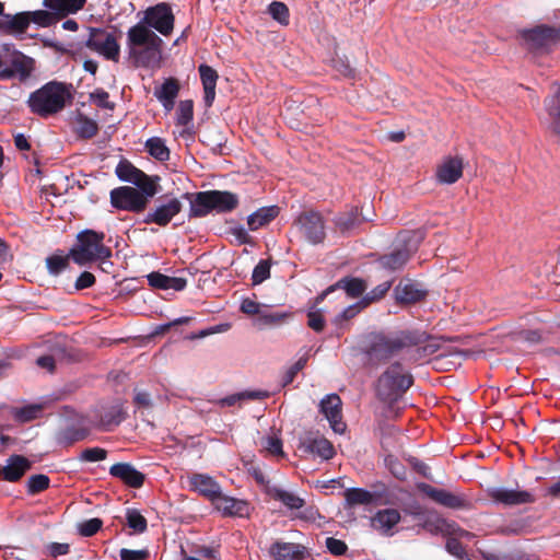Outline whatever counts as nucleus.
<instances>
[{"label": "nucleus", "instance_id": "f257e3e1", "mask_svg": "<svg viewBox=\"0 0 560 560\" xmlns=\"http://www.w3.org/2000/svg\"><path fill=\"white\" fill-rule=\"evenodd\" d=\"M175 16L171 5L160 2L147 8L140 22L127 31L126 49L128 58L136 67L155 68L162 59L163 36L173 33Z\"/></svg>", "mask_w": 560, "mask_h": 560}, {"label": "nucleus", "instance_id": "f03ea898", "mask_svg": "<svg viewBox=\"0 0 560 560\" xmlns=\"http://www.w3.org/2000/svg\"><path fill=\"white\" fill-rule=\"evenodd\" d=\"M423 335L410 330L372 332L365 339L364 351L370 361L382 362L422 341Z\"/></svg>", "mask_w": 560, "mask_h": 560}, {"label": "nucleus", "instance_id": "7ed1b4c3", "mask_svg": "<svg viewBox=\"0 0 560 560\" xmlns=\"http://www.w3.org/2000/svg\"><path fill=\"white\" fill-rule=\"evenodd\" d=\"M70 86L57 81L46 83L31 93L27 100L31 112L44 118L61 112L72 98Z\"/></svg>", "mask_w": 560, "mask_h": 560}, {"label": "nucleus", "instance_id": "20e7f679", "mask_svg": "<svg viewBox=\"0 0 560 560\" xmlns=\"http://www.w3.org/2000/svg\"><path fill=\"white\" fill-rule=\"evenodd\" d=\"M104 232L84 230L77 236V244L70 249L69 256L79 266L94 261H104L112 257V249L104 244Z\"/></svg>", "mask_w": 560, "mask_h": 560}, {"label": "nucleus", "instance_id": "39448f33", "mask_svg": "<svg viewBox=\"0 0 560 560\" xmlns=\"http://www.w3.org/2000/svg\"><path fill=\"white\" fill-rule=\"evenodd\" d=\"M237 206L238 197L231 191H201L190 203L189 217L202 218L213 210L220 213L231 212Z\"/></svg>", "mask_w": 560, "mask_h": 560}, {"label": "nucleus", "instance_id": "423d86ee", "mask_svg": "<svg viewBox=\"0 0 560 560\" xmlns=\"http://www.w3.org/2000/svg\"><path fill=\"white\" fill-rule=\"evenodd\" d=\"M412 383V375L405 372L401 364L394 363L380 376L376 392L382 400L393 402L400 398Z\"/></svg>", "mask_w": 560, "mask_h": 560}, {"label": "nucleus", "instance_id": "0eeeda50", "mask_svg": "<svg viewBox=\"0 0 560 560\" xmlns=\"http://www.w3.org/2000/svg\"><path fill=\"white\" fill-rule=\"evenodd\" d=\"M120 32L105 27H90L84 45L105 60L119 62Z\"/></svg>", "mask_w": 560, "mask_h": 560}, {"label": "nucleus", "instance_id": "6e6552de", "mask_svg": "<svg viewBox=\"0 0 560 560\" xmlns=\"http://www.w3.org/2000/svg\"><path fill=\"white\" fill-rule=\"evenodd\" d=\"M293 226L298 235L311 245L322 244L326 238L325 219L320 212L305 210L294 220Z\"/></svg>", "mask_w": 560, "mask_h": 560}, {"label": "nucleus", "instance_id": "1a4fd4ad", "mask_svg": "<svg viewBox=\"0 0 560 560\" xmlns=\"http://www.w3.org/2000/svg\"><path fill=\"white\" fill-rule=\"evenodd\" d=\"M151 197L141 189L131 186H121L110 191V203L118 210L139 213L142 212Z\"/></svg>", "mask_w": 560, "mask_h": 560}, {"label": "nucleus", "instance_id": "9d476101", "mask_svg": "<svg viewBox=\"0 0 560 560\" xmlns=\"http://www.w3.org/2000/svg\"><path fill=\"white\" fill-rule=\"evenodd\" d=\"M115 173L120 180L133 184L149 197L155 196L159 191V177L148 176L128 161H120L116 166Z\"/></svg>", "mask_w": 560, "mask_h": 560}, {"label": "nucleus", "instance_id": "9b49d317", "mask_svg": "<svg viewBox=\"0 0 560 560\" xmlns=\"http://www.w3.org/2000/svg\"><path fill=\"white\" fill-rule=\"evenodd\" d=\"M521 36L528 48L533 50L549 51L560 43V35L557 27L545 24L530 30H524Z\"/></svg>", "mask_w": 560, "mask_h": 560}, {"label": "nucleus", "instance_id": "f8f14e48", "mask_svg": "<svg viewBox=\"0 0 560 560\" xmlns=\"http://www.w3.org/2000/svg\"><path fill=\"white\" fill-rule=\"evenodd\" d=\"M183 202L177 197H164L159 199L154 209L149 211L144 218L143 223L156 224L159 226H166L178 213L183 210Z\"/></svg>", "mask_w": 560, "mask_h": 560}, {"label": "nucleus", "instance_id": "ddd939ff", "mask_svg": "<svg viewBox=\"0 0 560 560\" xmlns=\"http://www.w3.org/2000/svg\"><path fill=\"white\" fill-rule=\"evenodd\" d=\"M341 399L336 394L327 395L319 404L320 412L328 420L330 428L336 433H343L346 430V423L342 421L341 416Z\"/></svg>", "mask_w": 560, "mask_h": 560}, {"label": "nucleus", "instance_id": "4468645a", "mask_svg": "<svg viewBox=\"0 0 560 560\" xmlns=\"http://www.w3.org/2000/svg\"><path fill=\"white\" fill-rule=\"evenodd\" d=\"M489 497L493 502L504 505H518L534 502V495L530 492L506 488H492L489 490Z\"/></svg>", "mask_w": 560, "mask_h": 560}, {"label": "nucleus", "instance_id": "2eb2a0df", "mask_svg": "<svg viewBox=\"0 0 560 560\" xmlns=\"http://www.w3.org/2000/svg\"><path fill=\"white\" fill-rule=\"evenodd\" d=\"M427 495L434 502L450 508V509H470V501L464 495L450 492L444 489L433 488L431 486L425 487Z\"/></svg>", "mask_w": 560, "mask_h": 560}, {"label": "nucleus", "instance_id": "dca6fc26", "mask_svg": "<svg viewBox=\"0 0 560 560\" xmlns=\"http://www.w3.org/2000/svg\"><path fill=\"white\" fill-rule=\"evenodd\" d=\"M301 447L322 459L328 460L334 457L335 448L332 444L324 436L315 433H308L301 441Z\"/></svg>", "mask_w": 560, "mask_h": 560}, {"label": "nucleus", "instance_id": "f3484780", "mask_svg": "<svg viewBox=\"0 0 560 560\" xmlns=\"http://www.w3.org/2000/svg\"><path fill=\"white\" fill-rule=\"evenodd\" d=\"M401 515L397 509H384L371 518V526L385 536H393L395 526L400 522Z\"/></svg>", "mask_w": 560, "mask_h": 560}, {"label": "nucleus", "instance_id": "a211bd4d", "mask_svg": "<svg viewBox=\"0 0 560 560\" xmlns=\"http://www.w3.org/2000/svg\"><path fill=\"white\" fill-rule=\"evenodd\" d=\"M269 553L275 560H302L307 549L301 544L277 540L270 546Z\"/></svg>", "mask_w": 560, "mask_h": 560}, {"label": "nucleus", "instance_id": "6ab92c4d", "mask_svg": "<svg viewBox=\"0 0 560 560\" xmlns=\"http://www.w3.org/2000/svg\"><path fill=\"white\" fill-rule=\"evenodd\" d=\"M110 476L119 479L125 485L131 488H140L144 483L145 476L137 470L135 466L129 463H117L109 468Z\"/></svg>", "mask_w": 560, "mask_h": 560}, {"label": "nucleus", "instance_id": "aec40b11", "mask_svg": "<svg viewBox=\"0 0 560 560\" xmlns=\"http://www.w3.org/2000/svg\"><path fill=\"white\" fill-rule=\"evenodd\" d=\"M188 482L191 490L211 501H214L221 491L220 485L211 476L206 474H192L189 476Z\"/></svg>", "mask_w": 560, "mask_h": 560}, {"label": "nucleus", "instance_id": "412c9836", "mask_svg": "<svg viewBox=\"0 0 560 560\" xmlns=\"http://www.w3.org/2000/svg\"><path fill=\"white\" fill-rule=\"evenodd\" d=\"M463 175V161L460 158H446L436 168V180L440 184H454Z\"/></svg>", "mask_w": 560, "mask_h": 560}, {"label": "nucleus", "instance_id": "4be33fe9", "mask_svg": "<svg viewBox=\"0 0 560 560\" xmlns=\"http://www.w3.org/2000/svg\"><path fill=\"white\" fill-rule=\"evenodd\" d=\"M100 422L98 425L105 430L109 431L114 427H117L126 418V412L124 410V406L121 402L116 401L110 405L101 406L98 410Z\"/></svg>", "mask_w": 560, "mask_h": 560}, {"label": "nucleus", "instance_id": "5701e85b", "mask_svg": "<svg viewBox=\"0 0 560 560\" xmlns=\"http://www.w3.org/2000/svg\"><path fill=\"white\" fill-rule=\"evenodd\" d=\"M336 289H343L346 295L348 298H358L360 296L366 289V285L363 280L358 278H343L339 280L336 284L329 287L322 294L316 298V304H319L324 301L325 296L330 292H334Z\"/></svg>", "mask_w": 560, "mask_h": 560}, {"label": "nucleus", "instance_id": "b1692460", "mask_svg": "<svg viewBox=\"0 0 560 560\" xmlns=\"http://www.w3.org/2000/svg\"><path fill=\"white\" fill-rule=\"evenodd\" d=\"M86 0H43L46 9L52 10L58 16V21L70 14H75L85 5Z\"/></svg>", "mask_w": 560, "mask_h": 560}, {"label": "nucleus", "instance_id": "393cba45", "mask_svg": "<svg viewBox=\"0 0 560 560\" xmlns=\"http://www.w3.org/2000/svg\"><path fill=\"white\" fill-rule=\"evenodd\" d=\"M198 71L203 86L205 104L207 107H210L215 98V86L219 75L217 71L208 65H200Z\"/></svg>", "mask_w": 560, "mask_h": 560}, {"label": "nucleus", "instance_id": "a878e982", "mask_svg": "<svg viewBox=\"0 0 560 560\" xmlns=\"http://www.w3.org/2000/svg\"><path fill=\"white\" fill-rule=\"evenodd\" d=\"M7 61L12 78L18 77L21 81L26 80L34 70V60L19 51L13 52Z\"/></svg>", "mask_w": 560, "mask_h": 560}, {"label": "nucleus", "instance_id": "bb28decb", "mask_svg": "<svg viewBox=\"0 0 560 560\" xmlns=\"http://www.w3.org/2000/svg\"><path fill=\"white\" fill-rule=\"evenodd\" d=\"M179 92V84L176 79H166L160 88L154 90V96L159 100L166 112L174 107L175 98Z\"/></svg>", "mask_w": 560, "mask_h": 560}, {"label": "nucleus", "instance_id": "cd10ccee", "mask_svg": "<svg viewBox=\"0 0 560 560\" xmlns=\"http://www.w3.org/2000/svg\"><path fill=\"white\" fill-rule=\"evenodd\" d=\"M31 468V463L22 455H12L3 466L4 480L15 482Z\"/></svg>", "mask_w": 560, "mask_h": 560}, {"label": "nucleus", "instance_id": "c85d7f7f", "mask_svg": "<svg viewBox=\"0 0 560 560\" xmlns=\"http://www.w3.org/2000/svg\"><path fill=\"white\" fill-rule=\"evenodd\" d=\"M416 250V248H408L407 246H402L396 248L388 255H384L380 258V265L387 270L395 271L402 268L406 262L409 260L411 254Z\"/></svg>", "mask_w": 560, "mask_h": 560}, {"label": "nucleus", "instance_id": "c756f323", "mask_svg": "<svg viewBox=\"0 0 560 560\" xmlns=\"http://www.w3.org/2000/svg\"><path fill=\"white\" fill-rule=\"evenodd\" d=\"M213 502L217 509L224 515L243 516L247 513V504L245 501L223 495L221 492Z\"/></svg>", "mask_w": 560, "mask_h": 560}, {"label": "nucleus", "instance_id": "7c9ffc66", "mask_svg": "<svg viewBox=\"0 0 560 560\" xmlns=\"http://www.w3.org/2000/svg\"><path fill=\"white\" fill-rule=\"evenodd\" d=\"M266 493L273 500L280 501L290 510H299L305 504L304 500L295 493L276 486H267Z\"/></svg>", "mask_w": 560, "mask_h": 560}, {"label": "nucleus", "instance_id": "2f4dec72", "mask_svg": "<svg viewBox=\"0 0 560 560\" xmlns=\"http://www.w3.org/2000/svg\"><path fill=\"white\" fill-rule=\"evenodd\" d=\"M278 213L279 208L276 206L259 208L257 211H255L247 218V224L249 230L256 231L267 225L278 215Z\"/></svg>", "mask_w": 560, "mask_h": 560}, {"label": "nucleus", "instance_id": "473e14b6", "mask_svg": "<svg viewBox=\"0 0 560 560\" xmlns=\"http://www.w3.org/2000/svg\"><path fill=\"white\" fill-rule=\"evenodd\" d=\"M545 108L551 119L552 132L560 137V88H556L553 94L545 100Z\"/></svg>", "mask_w": 560, "mask_h": 560}, {"label": "nucleus", "instance_id": "72a5a7b5", "mask_svg": "<svg viewBox=\"0 0 560 560\" xmlns=\"http://www.w3.org/2000/svg\"><path fill=\"white\" fill-rule=\"evenodd\" d=\"M291 312H271L261 310L259 316L255 319L254 324L259 329L277 326L283 324L288 318L291 317Z\"/></svg>", "mask_w": 560, "mask_h": 560}, {"label": "nucleus", "instance_id": "f704fd0d", "mask_svg": "<svg viewBox=\"0 0 560 560\" xmlns=\"http://www.w3.org/2000/svg\"><path fill=\"white\" fill-rule=\"evenodd\" d=\"M395 291L397 300L402 303H415L425 296V291L419 289L417 284L411 282L399 283Z\"/></svg>", "mask_w": 560, "mask_h": 560}, {"label": "nucleus", "instance_id": "c9c22d12", "mask_svg": "<svg viewBox=\"0 0 560 560\" xmlns=\"http://www.w3.org/2000/svg\"><path fill=\"white\" fill-rule=\"evenodd\" d=\"M147 152L160 162L167 161L170 159V150L165 144V141L159 137H152L145 141Z\"/></svg>", "mask_w": 560, "mask_h": 560}, {"label": "nucleus", "instance_id": "e433bc0d", "mask_svg": "<svg viewBox=\"0 0 560 560\" xmlns=\"http://www.w3.org/2000/svg\"><path fill=\"white\" fill-rule=\"evenodd\" d=\"M43 411V406L39 404H30L21 408H12V416L19 422H28L37 419Z\"/></svg>", "mask_w": 560, "mask_h": 560}, {"label": "nucleus", "instance_id": "4c0bfd02", "mask_svg": "<svg viewBox=\"0 0 560 560\" xmlns=\"http://www.w3.org/2000/svg\"><path fill=\"white\" fill-rule=\"evenodd\" d=\"M345 498L349 505H368L374 500L373 493L361 488L347 489L345 492Z\"/></svg>", "mask_w": 560, "mask_h": 560}, {"label": "nucleus", "instance_id": "58836bf2", "mask_svg": "<svg viewBox=\"0 0 560 560\" xmlns=\"http://www.w3.org/2000/svg\"><path fill=\"white\" fill-rule=\"evenodd\" d=\"M334 222L335 225L343 233L352 230L358 224V209L352 208L347 212L338 214Z\"/></svg>", "mask_w": 560, "mask_h": 560}, {"label": "nucleus", "instance_id": "ea45409f", "mask_svg": "<svg viewBox=\"0 0 560 560\" xmlns=\"http://www.w3.org/2000/svg\"><path fill=\"white\" fill-rule=\"evenodd\" d=\"M268 13L280 25L287 26L290 23V12L285 3L280 1H272L268 5Z\"/></svg>", "mask_w": 560, "mask_h": 560}, {"label": "nucleus", "instance_id": "a19ab883", "mask_svg": "<svg viewBox=\"0 0 560 560\" xmlns=\"http://www.w3.org/2000/svg\"><path fill=\"white\" fill-rule=\"evenodd\" d=\"M31 22L37 24L40 27H49L56 24L58 21V16L52 10H36L33 12H28Z\"/></svg>", "mask_w": 560, "mask_h": 560}, {"label": "nucleus", "instance_id": "79ce46f5", "mask_svg": "<svg viewBox=\"0 0 560 560\" xmlns=\"http://www.w3.org/2000/svg\"><path fill=\"white\" fill-rule=\"evenodd\" d=\"M97 124L88 117L79 116L75 122V131L83 138H92L97 133Z\"/></svg>", "mask_w": 560, "mask_h": 560}, {"label": "nucleus", "instance_id": "37998d69", "mask_svg": "<svg viewBox=\"0 0 560 560\" xmlns=\"http://www.w3.org/2000/svg\"><path fill=\"white\" fill-rule=\"evenodd\" d=\"M127 524L135 533L141 534L147 529L145 517L136 509H128L126 512Z\"/></svg>", "mask_w": 560, "mask_h": 560}, {"label": "nucleus", "instance_id": "c03bdc74", "mask_svg": "<svg viewBox=\"0 0 560 560\" xmlns=\"http://www.w3.org/2000/svg\"><path fill=\"white\" fill-rule=\"evenodd\" d=\"M192 117H194L192 101H190V100L182 101L179 103L177 112H176L177 125L186 126L192 120Z\"/></svg>", "mask_w": 560, "mask_h": 560}, {"label": "nucleus", "instance_id": "a18cd8bd", "mask_svg": "<svg viewBox=\"0 0 560 560\" xmlns=\"http://www.w3.org/2000/svg\"><path fill=\"white\" fill-rule=\"evenodd\" d=\"M260 444L264 451L270 455H283L282 441L277 434H270L262 438Z\"/></svg>", "mask_w": 560, "mask_h": 560}, {"label": "nucleus", "instance_id": "49530a36", "mask_svg": "<svg viewBox=\"0 0 560 560\" xmlns=\"http://www.w3.org/2000/svg\"><path fill=\"white\" fill-rule=\"evenodd\" d=\"M69 265L67 256L51 255L46 258V266L50 275L57 276L63 271Z\"/></svg>", "mask_w": 560, "mask_h": 560}, {"label": "nucleus", "instance_id": "de8ad7c7", "mask_svg": "<svg viewBox=\"0 0 560 560\" xmlns=\"http://www.w3.org/2000/svg\"><path fill=\"white\" fill-rule=\"evenodd\" d=\"M49 487V478L46 475H33L27 480V492L35 494L46 490Z\"/></svg>", "mask_w": 560, "mask_h": 560}, {"label": "nucleus", "instance_id": "09e8293b", "mask_svg": "<svg viewBox=\"0 0 560 560\" xmlns=\"http://www.w3.org/2000/svg\"><path fill=\"white\" fill-rule=\"evenodd\" d=\"M107 451L102 447H90L83 450L79 455V460L86 463H95L106 459Z\"/></svg>", "mask_w": 560, "mask_h": 560}, {"label": "nucleus", "instance_id": "8fccbe9b", "mask_svg": "<svg viewBox=\"0 0 560 560\" xmlns=\"http://www.w3.org/2000/svg\"><path fill=\"white\" fill-rule=\"evenodd\" d=\"M446 551L458 560H469L463 544L455 537H451L446 540Z\"/></svg>", "mask_w": 560, "mask_h": 560}, {"label": "nucleus", "instance_id": "3c124183", "mask_svg": "<svg viewBox=\"0 0 560 560\" xmlns=\"http://www.w3.org/2000/svg\"><path fill=\"white\" fill-rule=\"evenodd\" d=\"M270 277V264L268 260H260L253 270L252 282L254 285L260 284Z\"/></svg>", "mask_w": 560, "mask_h": 560}, {"label": "nucleus", "instance_id": "603ef678", "mask_svg": "<svg viewBox=\"0 0 560 560\" xmlns=\"http://www.w3.org/2000/svg\"><path fill=\"white\" fill-rule=\"evenodd\" d=\"M102 525L103 522L100 518H90L79 524V533L81 536L91 537L101 529Z\"/></svg>", "mask_w": 560, "mask_h": 560}, {"label": "nucleus", "instance_id": "864d4df0", "mask_svg": "<svg viewBox=\"0 0 560 560\" xmlns=\"http://www.w3.org/2000/svg\"><path fill=\"white\" fill-rule=\"evenodd\" d=\"M90 100L98 107L106 109L114 108V104L109 102V94L103 89H97L94 92H92L90 94Z\"/></svg>", "mask_w": 560, "mask_h": 560}, {"label": "nucleus", "instance_id": "5fc2aeb1", "mask_svg": "<svg viewBox=\"0 0 560 560\" xmlns=\"http://www.w3.org/2000/svg\"><path fill=\"white\" fill-rule=\"evenodd\" d=\"M30 23L31 19L28 12L18 13L9 21L10 27L20 33L25 32Z\"/></svg>", "mask_w": 560, "mask_h": 560}, {"label": "nucleus", "instance_id": "6e6d98bb", "mask_svg": "<svg viewBox=\"0 0 560 560\" xmlns=\"http://www.w3.org/2000/svg\"><path fill=\"white\" fill-rule=\"evenodd\" d=\"M366 306H368V304L364 302L363 299L360 302L348 306L336 317V319H335L336 324H339L341 320H347V319L354 317Z\"/></svg>", "mask_w": 560, "mask_h": 560}, {"label": "nucleus", "instance_id": "4d7b16f0", "mask_svg": "<svg viewBox=\"0 0 560 560\" xmlns=\"http://www.w3.org/2000/svg\"><path fill=\"white\" fill-rule=\"evenodd\" d=\"M392 281H385L375 287L370 293H368L363 300L369 305L373 301L382 299L390 289Z\"/></svg>", "mask_w": 560, "mask_h": 560}, {"label": "nucleus", "instance_id": "13d9d810", "mask_svg": "<svg viewBox=\"0 0 560 560\" xmlns=\"http://www.w3.org/2000/svg\"><path fill=\"white\" fill-rule=\"evenodd\" d=\"M307 325L315 331L319 332L325 327V319L319 310H311L307 313Z\"/></svg>", "mask_w": 560, "mask_h": 560}, {"label": "nucleus", "instance_id": "bf43d9fd", "mask_svg": "<svg viewBox=\"0 0 560 560\" xmlns=\"http://www.w3.org/2000/svg\"><path fill=\"white\" fill-rule=\"evenodd\" d=\"M326 548L328 551L335 556H341L347 551V545L345 541L340 539H336L334 537H328L326 539Z\"/></svg>", "mask_w": 560, "mask_h": 560}, {"label": "nucleus", "instance_id": "052dcab7", "mask_svg": "<svg viewBox=\"0 0 560 560\" xmlns=\"http://www.w3.org/2000/svg\"><path fill=\"white\" fill-rule=\"evenodd\" d=\"M148 282L151 287L162 290H167L168 276L161 272H151L147 276Z\"/></svg>", "mask_w": 560, "mask_h": 560}, {"label": "nucleus", "instance_id": "680f3d73", "mask_svg": "<svg viewBox=\"0 0 560 560\" xmlns=\"http://www.w3.org/2000/svg\"><path fill=\"white\" fill-rule=\"evenodd\" d=\"M305 364L306 359L301 358L292 366H290L283 375V385L292 383L296 374L305 366Z\"/></svg>", "mask_w": 560, "mask_h": 560}, {"label": "nucleus", "instance_id": "e2e57ef3", "mask_svg": "<svg viewBox=\"0 0 560 560\" xmlns=\"http://www.w3.org/2000/svg\"><path fill=\"white\" fill-rule=\"evenodd\" d=\"M240 310L246 315H257L258 317L261 311V304L249 298H246L243 299Z\"/></svg>", "mask_w": 560, "mask_h": 560}, {"label": "nucleus", "instance_id": "0e129e2a", "mask_svg": "<svg viewBox=\"0 0 560 560\" xmlns=\"http://www.w3.org/2000/svg\"><path fill=\"white\" fill-rule=\"evenodd\" d=\"M89 434V431L85 429H75V428H68L63 432V438L67 440L68 443H73L77 441L84 440Z\"/></svg>", "mask_w": 560, "mask_h": 560}, {"label": "nucleus", "instance_id": "69168bd1", "mask_svg": "<svg viewBox=\"0 0 560 560\" xmlns=\"http://www.w3.org/2000/svg\"><path fill=\"white\" fill-rule=\"evenodd\" d=\"M95 283V277L89 271H83L74 283L75 290H83L91 288Z\"/></svg>", "mask_w": 560, "mask_h": 560}, {"label": "nucleus", "instance_id": "338daca9", "mask_svg": "<svg viewBox=\"0 0 560 560\" xmlns=\"http://www.w3.org/2000/svg\"><path fill=\"white\" fill-rule=\"evenodd\" d=\"M120 560H144L148 557L147 550H130L122 548L120 550Z\"/></svg>", "mask_w": 560, "mask_h": 560}, {"label": "nucleus", "instance_id": "774afa93", "mask_svg": "<svg viewBox=\"0 0 560 560\" xmlns=\"http://www.w3.org/2000/svg\"><path fill=\"white\" fill-rule=\"evenodd\" d=\"M48 552L52 558L69 553L70 546L65 542H51L47 546Z\"/></svg>", "mask_w": 560, "mask_h": 560}]
</instances>
